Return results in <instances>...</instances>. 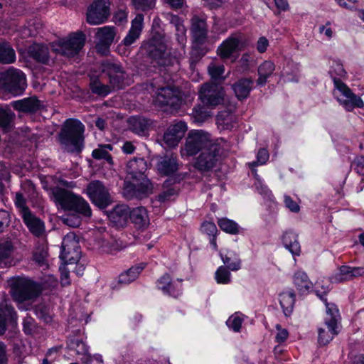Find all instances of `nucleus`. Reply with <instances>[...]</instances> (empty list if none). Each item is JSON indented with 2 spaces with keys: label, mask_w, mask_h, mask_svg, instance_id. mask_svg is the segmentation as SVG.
I'll list each match as a JSON object with an SVG mask.
<instances>
[{
  "label": "nucleus",
  "mask_w": 364,
  "mask_h": 364,
  "mask_svg": "<svg viewBox=\"0 0 364 364\" xmlns=\"http://www.w3.org/2000/svg\"><path fill=\"white\" fill-rule=\"evenodd\" d=\"M146 169L147 164L143 158H134L127 163L124 184V195L127 198H144L153 193V184L144 175Z\"/></svg>",
  "instance_id": "nucleus-1"
},
{
  "label": "nucleus",
  "mask_w": 364,
  "mask_h": 364,
  "mask_svg": "<svg viewBox=\"0 0 364 364\" xmlns=\"http://www.w3.org/2000/svg\"><path fill=\"white\" fill-rule=\"evenodd\" d=\"M82 123L74 119L65 120L59 134L58 139L62 148L68 152H80L83 146Z\"/></svg>",
  "instance_id": "nucleus-2"
},
{
  "label": "nucleus",
  "mask_w": 364,
  "mask_h": 364,
  "mask_svg": "<svg viewBox=\"0 0 364 364\" xmlns=\"http://www.w3.org/2000/svg\"><path fill=\"white\" fill-rule=\"evenodd\" d=\"M215 143L208 132L203 130H191L188 132L184 144L181 147V156L183 159H188L208 149Z\"/></svg>",
  "instance_id": "nucleus-3"
},
{
  "label": "nucleus",
  "mask_w": 364,
  "mask_h": 364,
  "mask_svg": "<svg viewBox=\"0 0 364 364\" xmlns=\"http://www.w3.org/2000/svg\"><path fill=\"white\" fill-rule=\"evenodd\" d=\"M53 195L55 203L63 209L73 210L85 217L91 216L90 206L81 196L63 188L53 190Z\"/></svg>",
  "instance_id": "nucleus-4"
},
{
  "label": "nucleus",
  "mask_w": 364,
  "mask_h": 364,
  "mask_svg": "<svg viewBox=\"0 0 364 364\" xmlns=\"http://www.w3.org/2000/svg\"><path fill=\"white\" fill-rule=\"evenodd\" d=\"M25 74L20 70L9 68L0 73V89L14 95H21L26 88Z\"/></svg>",
  "instance_id": "nucleus-5"
},
{
  "label": "nucleus",
  "mask_w": 364,
  "mask_h": 364,
  "mask_svg": "<svg viewBox=\"0 0 364 364\" xmlns=\"http://www.w3.org/2000/svg\"><path fill=\"white\" fill-rule=\"evenodd\" d=\"M85 36L82 32L75 33L66 38H61L50 45L53 52L67 57H73L82 48Z\"/></svg>",
  "instance_id": "nucleus-6"
},
{
  "label": "nucleus",
  "mask_w": 364,
  "mask_h": 364,
  "mask_svg": "<svg viewBox=\"0 0 364 364\" xmlns=\"http://www.w3.org/2000/svg\"><path fill=\"white\" fill-rule=\"evenodd\" d=\"M333 95L339 105L347 112H351L355 108H363V100L355 94L343 81H336Z\"/></svg>",
  "instance_id": "nucleus-7"
},
{
  "label": "nucleus",
  "mask_w": 364,
  "mask_h": 364,
  "mask_svg": "<svg viewBox=\"0 0 364 364\" xmlns=\"http://www.w3.org/2000/svg\"><path fill=\"white\" fill-rule=\"evenodd\" d=\"M11 292L14 300L22 302L37 296L35 284L24 277H13L9 280Z\"/></svg>",
  "instance_id": "nucleus-8"
},
{
  "label": "nucleus",
  "mask_w": 364,
  "mask_h": 364,
  "mask_svg": "<svg viewBox=\"0 0 364 364\" xmlns=\"http://www.w3.org/2000/svg\"><path fill=\"white\" fill-rule=\"evenodd\" d=\"M225 91L223 87L213 82H206L200 86L198 98L205 106L215 107L224 100Z\"/></svg>",
  "instance_id": "nucleus-9"
},
{
  "label": "nucleus",
  "mask_w": 364,
  "mask_h": 364,
  "mask_svg": "<svg viewBox=\"0 0 364 364\" xmlns=\"http://www.w3.org/2000/svg\"><path fill=\"white\" fill-rule=\"evenodd\" d=\"M144 48L151 58L158 60L159 65H168L173 63L171 60L166 59V45L163 36L160 35L153 36L151 40L144 44Z\"/></svg>",
  "instance_id": "nucleus-10"
},
{
  "label": "nucleus",
  "mask_w": 364,
  "mask_h": 364,
  "mask_svg": "<svg viewBox=\"0 0 364 364\" xmlns=\"http://www.w3.org/2000/svg\"><path fill=\"white\" fill-rule=\"evenodd\" d=\"M87 194L90 200L101 209L107 208L112 203L109 190L100 181H93L87 185Z\"/></svg>",
  "instance_id": "nucleus-11"
},
{
  "label": "nucleus",
  "mask_w": 364,
  "mask_h": 364,
  "mask_svg": "<svg viewBox=\"0 0 364 364\" xmlns=\"http://www.w3.org/2000/svg\"><path fill=\"white\" fill-rule=\"evenodd\" d=\"M109 0H95L87 8V22L90 25L105 23L109 16Z\"/></svg>",
  "instance_id": "nucleus-12"
},
{
  "label": "nucleus",
  "mask_w": 364,
  "mask_h": 364,
  "mask_svg": "<svg viewBox=\"0 0 364 364\" xmlns=\"http://www.w3.org/2000/svg\"><path fill=\"white\" fill-rule=\"evenodd\" d=\"M154 102L159 106H168L177 109L182 104L181 93L171 87H161L158 90Z\"/></svg>",
  "instance_id": "nucleus-13"
},
{
  "label": "nucleus",
  "mask_w": 364,
  "mask_h": 364,
  "mask_svg": "<svg viewBox=\"0 0 364 364\" xmlns=\"http://www.w3.org/2000/svg\"><path fill=\"white\" fill-rule=\"evenodd\" d=\"M220 149V145L217 142L208 149L203 151L195 161V168L200 171H208L212 169L218 161Z\"/></svg>",
  "instance_id": "nucleus-14"
},
{
  "label": "nucleus",
  "mask_w": 364,
  "mask_h": 364,
  "mask_svg": "<svg viewBox=\"0 0 364 364\" xmlns=\"http://www.w3.org/2000/svg\"><path fill=\"white\" fill-rule=\"evenodd\" d=\"M60 258L65 263L73 264L79 259L78 240L74 232L68 233L63 239Z\"/></svg>",
  "instance_id": "nucleus-15"
},
{
  "label": "nucleus",
  "mask_w": 364,
  "mask_h": 364,
  "mask_svg": "<svg viewBox=\"0 0 364 364\" xmlns=\"http://www.w3.org/2000/svg\"><path fill=\"white\" fill-rule=\"evenodd\" d=\"M168 20L176 29V38L180 48L177 52L171 53L173 59L178 63L181 60L184 58L186 55V44L187 42L186 28L183 25V21L178 16L173 14H168Z\"/></svg>",
  "instance_id": "nucleus-16"
},
{
  "label": "nucleus",
  "mask_w": 364,
  "mask_h": 364,
  "mask_svg": "<svg viewBox=\"0 0 364 364\" xmlns=\"http://www.w3.org/2000/svg\"><path fill=\"white\" fill-rule=\"evenodd\" d=\"M102 72L108 76L112 89H121L127 84V75L119 64L106 62L102 64Z\"/></svg>",
  "instance_id": "nucleus-17"
},
{
  "label": "nucleus",
  "mask_w": 364,
  "mask_h": 364,
  "mask_svg": "<svg viewBox=\"0 0 364 364\" xmlns=\"http://www.w3.org/2000/svg\"><path fill=\"white\" fill-rule=\"evenodd\" d=\"M116 33L117 29L114 26H105L97 28L95 33V37L97 39V51L102 55L107 54L114 40Z\"/></svg>",
  "instance_id": "nucleus-18"
},
{
  "label": "nucleus",
  "mask_w": 364,
  "mask_h": 364,
  "mask_svg": "<svg viewBox=\"0 0 364 364\" xmlns=\"http://www.w3.org/2000/svg\"><path fill=\"white\" fill-rule=\"evenodd\" d=\"M182 282L181 279H173L170 274H164L157 280L156 287L163 294L178 297L182 294Z\"/></svg>",
  "instance_id": "nucleus-19"
},
{
  "label": "nucleus",
  "mask_w": 364,
  "mask_h": 364,
  "mask_svg": "<svg viewBox=\"0 0 364 364\" xmlns=\"http://www.w3.org/2000/svg\"><path fill=\"white\" fill-rule=\"evenodd\" d=\"M187 131V125L183 122H176L168 127L163 136L164 144L168 148L176 146Z\"/></svg>",
  "instance_id": "nucleus-20"
},
{
  "label": "nucleus",
  "mask_w": 364,
  "mask_h": 364,
  "mask_svg": "<svg viewBox=\"0 0 364 364\" xmlns=\"http://www.w3.org/2000/svg\"><path fill=\"white\" fill-rule=\"evenodd\" d=\"M22 218L30 232L35 237L40 238L43 245H45L46 244V232L44 222L31 211L27 210Z\"/></svg>",
  "instance_id": "nucleus-21"
},
{
  "label": "nucleus",
  "mask_w": 364,
  "mask_h": 364,
  "mask_svg": "<svg viewBox=\"0 0 364 364\" xmlns=\"http://www.w3.org/2000/svg\"><path fill=\"white\" fill-rule=\"evenodd\" d=\"M363 274L364 267L343 265L339 268L337 273L331 277L330 279L333 283H340L351 280Z\"/></svg>",
  "instance_id": "nucleus-22"
},
{
  "label": "nucleus",
  "mask_w": 364,
  "mask_h": 364,
  "mask_svg": "<svg viewBox=\"0 0 364 364\" xmlns=\"http://www.w3.org/2000/svg\"><path fill=\"white\" fill-rule=\"evenodd\" d=\"M240 38L238 36L232 35L225 40L218 48V56L226 60L230 58L233 53L240 50Z\"/></svg>",
  "instance_id": "nucleus-23"
},
{
  "label": "nucleus",
  "mask_w": 364,
  "mask_h": 364,
  "mask_svg": "<svg viewBox=\"0 0 364 364\" xmlns=\"http://www.w3.org/2000/svg\"><path fill=\"white\" fill-rule=\"evenodd\" d=\"M144 15L139 14L132 21L128 33L123 39L124 45L131 46L139 38L143 30Z\"/></svg>",
  "instance_id": "nucleus-24"
},
{
  "label": "nucleus",
  "mask_w": 364,
  "mask_h": 364,
  "mask_svg": "<svg viewBox=\"0 0 364 364\" xmlns=\"http://www.w3.org/2000/svg\"><path fill=\"white\" fill-rule=\"evenodd\" d=\"M68 348L69 351L75 353L83 363L88 364L91 360L89 347L82 340L79 338L70 339L68 344Z\"/></svg>",
  "instance_id": "nucleus-25"
},
{
  "label": "nucleus",
  "mask_w": 364,
  "mask_h": 364,
  "mask_svg": "<svg viewBox=\"0 0 364 364\" xmlns=\"http://www.w3.org/2000/svg\"><path fill=\"white\" fill-rule=\"evenodd\" d=\"M156 168L161 175L170 176L178 169L177 158L173 154L161 157L156 164Z\"/></svg>",
  "instance_id": "nucleus-26"
},
{
  "label": "nucleus",
  "mask_w": 364,
  "mask_h": 364,
  "mask_svg": "<svg viewBox=\"0 0 364 364\" xmlns=\"http://www.w3.org/2000/svg\"><path fill=\"white\" fill-rule=\"evenodd\" d=\"M29 56L36 61L48 64L50 60L49 49L42 43H33L28 49Z\"/></svg>",
  "instance_id": "nucleus-27"
},
{
  "label": "nucleus",
  "mask_w": 364,
  "mask_h": 364,
  "mask_svg": "<svg viewBox=\"0 0 364 364\" xmlns=\"http://www.w3.org/2000/svg\"><path fill=\"white\" fill-rule=\"evenodd\" d=\"M130 210L127 205H117L110 212L109 218L117 226L123 227L129 217Z\"/></svg>",
  "instance_id": "nucleus-28"
},
{
  "label": "nucleus",
  "mask_w": 364,
  "mask_h": 364,
  "mask_svg": "<svg viewBox=\"0 0 364 364\" xmlns=\"http://www.w3.org/2000/svg\"><path fill=\"white\" fill-rule=\"evenodd\" d=\"M237 123V117L231 112L224 110L220 112L217 115L216 124L220 130H231Z\"/></svg>",
  "instance_id": "nucleus-29"
},
{
  "label": "nucleus",
  "mask_w": 364,
  "mask_h": 364,
  "mask_svg": "<svg viewBox=\"0 0 364 364\" xmlns=\"http://www.w3.org/2000/svg\"><path fill=\"white\" fill-rule=\"evenodd\" d=\"M191 33L194 41L203 43L207 36V25L205 21L198 17L192 18Z\"/></svg>",
  "instance_id": "nucleus-30"
},
{
  "label": "nucleus",
  "mask_w": 364,
  "mask_h": 364,
  "mask_svg": "<svg viewBox=\"0 0 364 364\" xmlns=\"http://www.w3.org/2000/svg\"><path fill=\"white\" fill-rule=\"evenodd\" d=\"M12 106L20 112H34L39 109L41 103L36 97H28L13 102Z\"/></svg>",
  "instance_id": "nucleus-31"
},
{
  "label": "nucleus",
  "mask_w": 364,
  "mask_h": 364,
  "mask_svg": "<svg viewBox=\"0 0 364 364\" xmlns=\"http://www.w3.org/2000/svg\"><path fill=\"white\" fill-rule=\"evenodd\" d=\"M129 124L134 132L139 136H145L153 122L144 117H132L129 119Z\"/></svg>",
  "instance_id": "nucleus-32"
},
{
  "label": "nucleus",
  "mask_w": 364,
  "mask_h": 364,
  "mask_svg": "<svg viewBox=\"0 0 364 364\" xmlns=\"http://www.w3.org/2000/svg\"><path fill=\"white\" fill-rule=\"evenodd\" d=\"M316 293L326 304V316L325 318V323H331L338 326V323L340 319V314L337 306L334 304L328 303L326 299L323 297V295L320 294V291L318 289L316 290Z\"/></svg>",
  "instance_id": "nucleus-33"
},
{
  "label": "nucleus",
  "mask_w": 364,
  "mask_h": 364,
  "mask_svg": "<svg viewBox=\"0 0 364 364\" xmlns=\"http://www.w3.org/2000/svg\"><path fill=\"white\" fill-rule=\"evenodd\" d=\"M282 242L294 256H299L301 253V246L297 235L292 232H286L282 236Z\"/></svg>",
  "instance_id": "nucleus-34"
},
{
  "label": "nucleus",
  "mask_w": 364,
  "mask_h": 364,
  "mask_svg": "<svg viewBox=\"0 0 364 364\" xmlns=\"http://www.w3.org/2000/svg\"><path fill=\"white\" fill-rule=\"evenodd\" d=\"M252 174L255 180L254 186L259 194H260L264 200H267L271 203H274V198L272 193V191L264 183L262 178L258 175L257 169L252 168Z\"/></svg>",
  "instance_id": "nucleus-35"
},
{
  "label": "nucleus",
  "mask_w": 364,
  "mask_h": 364,
  "mask_svg": "<svg viewBox=\"0 0 364 364\" xmlns=\"http://www.w3.org/2000/svg\"><path fill=\"white\" fill-rule=\"evenodd\" d=\"M252 85L253 81L250 78H242L235 83L232 85V89L237 99L246 98L252 90Z\"/></svg>",
  "instance_id": "nucleus-36"
},
{
  "label": "nucleus",
  "mask_w": 364,
  "mask_h": 364,
  "mask_svg": "<svg viewBox=\"0 0 364 364\" xmlns=\"http://www.w3.org/2000/svg\"><path fill=\"white\" fill-rule=\"evenodd\" d=\"M129 218L138 228H144L149 223L146 210L144 207H137L130 211Z\"/></svg>",
  "instance_id": "nucleus-37"
},
{
  "label": "nucleus",
  "mask_w": 364,
  "mask_h": 364,
  "mask_svg": "<svg viewBox=\"0 0 364 364\" xmlns=\"http://www.w3.org/2000/svg\"><path fill=\"white\" fill-rule=\"evenodd\" d=\"M144 267L145 264L144 263H141L136 266H133L128 270L121 273L119 276V283L122 284H129L134 282Z\"/></svg>",
  "instance_id": "nucleus-38"
},
{
  "label": "nucleus",
  "mask_w": 364,
  "mask_h": 364,
  "mask_svg": "<svg viewBox=\"0 0 364 364\" xmlns=\"http://www.w3.org/2000/svg\"><path fill=\"white\" fill-rule=\"evenodd\" d=\"M275 69L274 64L270 60H265L258 67L259 77L257 82L259 85H264L267 79L272 75Z\"/></svg>",
  "instance_id": "nucleus-39"
},
{
  "label": "nucleus",
  "mask_w": 364,
  "mask_h": 364,
  "mask_svg": "<svg viewBox=\"0 0 364 364\" xmlns=\"http://www.w3.org/2000/svg\"><path fill=\"white\" fill-rule=\"evenodd\" d=\"M327 330L320 328L318 329V343L321 345H326L334 337L337 335L338 331H337L338 326L331 323H325Z\"/></svg>",
  "instance_id": "nucleus-40"
},
{
  "label": "nucleus",
  "mask_w": 364,
  "mask_h": 364,
  "mask_svg": "<svg viewBox=\"0 0 364 364\" xmlns=\"http://www.w3.org/2000/svg\"><path fill=\"white\" fill-rule=\"evenodd\" d=\"M220 255L224 264L232 271H237L240 269V259L235 252L228 250L225 255L220 252Z\"/></svg>",
  "instance_id": "nucleus-41"
},
{
  "label": "nucleus",
  "mask_w": 364,
  "mask_h": 364,
  "mask_svg": "<svg viewBox=\"0 0 364 364\" xmlns=\"http://www.w3.org/2000/svg\"><path fill=\"white\" fill-rule=\"evenodd\" d=\"M14 251V242L9 239L0 240V265L6 264Z\"/></svg>",
  "instance_id": "nucleus-42"
},
{
  "label": "nucleus",
  "mask_w": 364,
  "mask_h": 364,
  "mask_svg": "<svg viewBox=\"0 0 364 364\" xmlns=\"http://www.w3.org/2000/svg\"><path fill=\"white\" fill-rule=\"evenodd\" d=\"M279 299L284 314H290L295 302L294 293L291 291H284L279 294Z\"/></svg>",
  "instance_id": "nucleus-43"
},
{
  "label": "nucleus",
  "mask_w": 364,
  "mask_h": 364,
  "mask_svg": "<svg viewBox=\"0 0 364 364\" xmlns=\"http://www.w3.org/2000/svg\"><path fill=\"white\" fill-rule=\"evenodd\" d=\"M113 149L111 144H100L98 147L92 151V156L95 159H105L109 164H112V158L109 151Z\"/></svg>",
  "instance_id": "nucleus-44"
},
{
  "label": "nucleus",
  "mask_w": 364,
  "mask_h": 364,
  "mask_svg": "<svg viewBox=\"0 0 364 364\" xmlns=\"http://www.w3.org/2000/svg\"><path fill=\"white\" fill-rule=\"evenodd\" d=\"M329 74L333 81H342L347 77V73L345 70L343 64L338 60H333L330 67Z\"/></svg>",
  "instance_id": "nucleus-45"
},
{
  "label": "nucleus",
  "mask_w": 364,
  "mask_h": 364,
  "mask_svg": "<svg viewBox=\"0 0 364 364\" xmlns=\"http://www.w3.org/2000/svg\"><path fill=\"white\" fill-rule=\"evenodd\" d=\"M294 284L301 292L308 291L311 287L312 283L309 280L307 274L303 271H297L294 276Z\"/></svg>",
  "instance_id": "nucleus-46"
},
{
  "label": "nucleus",
  "mask_w": 364,
  "mask_h": 364,
  "mask_svg": "<svg viewBox=\"0 0 364 364\" xmlns=\"http://www.w3.org/2000/svg\"><path fill=\"white\" fill-rule=\"evenodd\" d=\"M208 107L203 104H199L193 107L191 115L196 123L201 124L210 117L211 114L208 109Z\"/></svg>",
  "instance_id": "nucleus-47"
},
{
  "label": "nucleus",
  "mask_w": 364,
  "mask_h": 364,
  "mask_svg": "<svg viewBox=\"0 0 364 364\" xmlns=\"http://www.w3.org/2000/svg\"><path fill=\"white\" fill-rule=\"evenodd\" d=\"M16 313L14 309L5 304L4 307H0V336L3 335L6 330V322L9 319H14Z\"/></svg>",
  "instance_id": "nucleus-48"
},
{
  "label": "nucleus",
  "mask_w": 364,
  "mask_h": 364,
  "mask_svg": "<svg viewBox=\"0 0 364 364\" xmlns=\"http://www.w3.org/2000/svg\"><path fill=\"white\" fill-rule=\"evenodd\" d=\"M16 60V54L11 46L6 43H0V62L12 63Z\"/></svg>",
  "instance_id": "nucleus-49"
},
{
  "label": "nucleus",
  "mask_w": 364,
  "mask_h": 364,
  "mask_svg": "<svg viewBox=\"0 0 364 364\" xmlns=\"http://www.w3.org/2000/svg\"><path fill=\"white\" fill-rule=\"evenodd\" d=\"M218 225L223 231L228 234L236 235L240 232L239 225L235 221L227 218L218 219Z\"/></svg>",
  "instance_id": "nucleus-50"
},
{
  "label": "nucleus",
  "mask_w": 364,
  "mask_h": 364,
  "mask_svg": "<svg viewBox=\"0 0 364 364\" xmlns=\"http://www.w3.org/2000/svg\"><path fill=\"white\" fill-rule=\"evenodd\" d=\"M245 316L240 312H235L226 321L227 326L235 332H240Z\"/></svg>",
  "instance_id": "nucleus-51"
},
{
  "label": "nucleus",
  "mask_w": 364,
  "mask_h": 364,
  "mask_svg": "<svg viewBox=\"0 0 364 364\" xmlns=\"http://www.w3.org/2000/svg\"><path fill=\"white\" fill-rule=\"evenodd\" d=\"M90 88L95 94L101 96H106L113 90L111 85H105L99 80H93L90 82Z\"/></svg>",
  "instance_id": "nucleus-52"
},
{
  "label": "nucleus",
  "mask_w": 364,
  "mask_h": 364,
  "mask_svg": "<svg viewBox=\"0 0 364 364\" xmlns=\"http://www.w3.org/2000/svg\"><path fill=\"white\" fill-rule=\"evenodd\" d=\"M215 278L217 283L227 284L231 281V274L225 267L220 266L215 272Z\"/></svg>",
  "instance_id": "nucleus-53"
},
{
  "label": "nucleus",
  "mask_w": 364,
  "mask_h": 364,
  "mask_svg": "<svg viewBox=\"0 0 364 364\" xmlns=\"http://www.w3.org/2000/svg\"><path fill=\"white\" fill-rule=\"evenodd\" d=\"M14 117V113L9 108L0 107V127L6 129L9 127Z\"/></svg>",
  "instance_id": "nucleus-54"
},
{
  "label": "nucleus",
  "mask_w": 364,
  "mask_h": 364,
  "mask_svg": "<svg viewBox=\"0 0 364 364\" xmlns=\"http://www.w3.org/2000/svg\"><path fill=\"white\" fill-rule=\"evenodd\" d=\"M269 159V153L265 149H261L257 154V161L248 163V166L252 171V168L258 165H264Z\"/></svg>",
  "instance_id": "nucleus-55"
},
{
  "label": "nucleus",
  "mask_w": 364,
  "mask_h": 364,
  "mask_svg": "<svg viewBox=\"0 0 364 364\" xmlns=\"http://www.w3.org/2000/svg\"><path fill=\"white\" fill-rule=\"evenodd\" d=\"M208 73L213 79H224L223 75L225 73V67L223 65H217L211 63L208 68Z\"/></svg>",
  "instance_id": "nucleus-56"
},
{
  "label": "nucleus",
  "mask_w": 364,
  "mask_h": 364,
  "mask_svg": "<svg viewBox=\"0 0 364 364\" xmlns=\"http://www.w3.org/2000/svg\"><path fill=\"white\" fill-rule=\"evenodd\" d=\"M156 0H132V4L137 10L146 11L151 9Z\"/></svg>",
  "instance_id": "nucleus-57"
},
{
  "label": "nucleus",
  "mask_w": 364,
  "mask_h": 364,
  "mask_svg": "<svg viewBox=\"0 0 364 364\" xmlns=\"http://www.w3.org/2000/svg\"><path fill=\"white\" fill-rule=\"evenodd\" d=\"M14 203L16 206L19 209L21 216L24 215L26 210L31 211L26 206V200L21 193H16Z\"/></svg>",
  "instance_id": "nucleus-58"
},
{
  "label": "nucleus",
  "mask_w": 364,
  "mask_h": 364,
  "mask_svg": "<svg viewBox=\"0 0 364 364\" xmlns=\"http://www.w3.org/2000/svg\"><path fill=\"white\" fill-rule=\"evenodd\" d=\"M63 223L70 227L77 228L81 223L80 218L75 214L66 215L63 218Z\"/></svg>",
  "instance_id": "nucleus-59"
},
{
  "label": "nucleus",
  "mask_w": 364,
  "mask_h": 364,
  "mask_svg": "<svg viewBox=\"0 0 364 364\" xmlns=\"http://www.w3.org/2000/svg\"><path fill=\"white\" fill-rule=\"evenodd\" d=\"M11 216L8 211L0 210V233L9 225Z\"/></svg>",
  "instance_id": "nucleus-60"
},
{
  "label": "nucleus",
  "mask_w": 364,
  "mask_h": 364,
  "mask_svg": "<svg viewBox=\"0 0 364 364\" xmlns=\"http://www.w3.org/2000/svg\"><path fill=\"white\" fill-rule=\"evenodd\" d=\"M352 166L358 174L363 176L364 174V156H356L352 163Z\"/></svg>",
  "instance_id": "nucleus-61"
},
{
  "label": "nucleus",
  "mask_w": 364,
  "mask_h": 364,
  "mask_svg": "<svg viewBox=\"0 0 364 364\" xmlns=\"http://www.w3.org/2000/svg\"><path fill=\"white\" fill-rule=\"evenodd\" d=\"M201 230L211 236L215 235L218 232L217 227L213 222H204L201 225Z\"/></svg>",
  "instance_id": "nucleus-62"
},
{
  "label": "nucleus",
  "mask_w": 364,
  "mask_h": 364,
  "mask_svg": "<svg viewBox=\"0 0 364 364\" xmlns=\"http://www.w3.org/2000/svg\"><path fill=\"white\" fill-rule=\"evenodd\" d=\"M23 331L26 334H31L35 327L34 319L30 316L24 318L23 321Z\"/></svg>",
  "instance_id": "nucleus-63"
},
{
  "label": "nucleus",
  "mask_w": 364,
  "mask_h": 364,
  "mask_svg": "<svg viewBox=\"0 0 364 364\" xmlns=\"http://www.w3.org/2000/svg\"><path fill=\"white\" fill-rule=\"evenodd\" d=\"M276 328L277 330V333L275 336L276 341L278 343L284 342L289 336L287 330L282 328L279 325H277Z\"/></svg>",
  "instance_id": "nucleus-64"
}]
</instances>
